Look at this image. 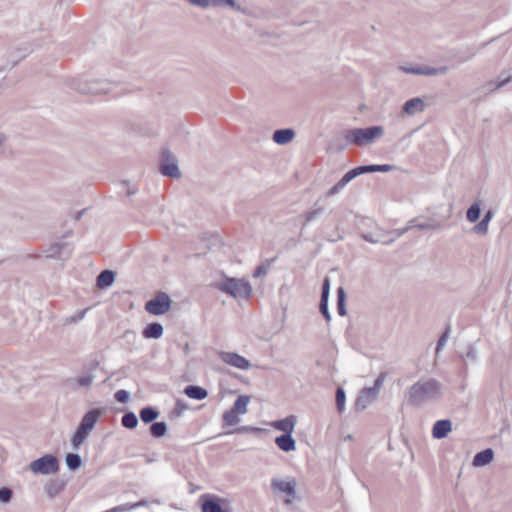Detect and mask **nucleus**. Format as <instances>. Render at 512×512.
<instances>
[{
    "mask_svg": "<svg viewBox=\"0 0 512 512\" xmlns=\"http://www.w3.org/2000/svg\"><path fill=\"white\" fill-rule=\"evenodd\" d=\"M386 373L381 372L379 376L376 378L374 385L372 387H367V392L372 394L373 392L378 396V393L383 385V382L385 380Z\"/></svg>",
    "mask_w": 512,
    "mask_h": 512,
    "instance_id": "a19ab883",
    "label": "nucleus"
},
{
    "mask_svg": "<svg viewBox=\"0 0 512 512\" xmlns=\"http://www.w3.org/2000/svg\"><path fill=\"white\" fill-rule=\"evenodd\" d=\"M510 82H512V74L507 77H502V75H500L497 82L489 81L486 84V87L490 92H493V91H496L497 89L504 87L505 85L509 84Z\"/></svg>",
    "mask_w": 512,
    "mask_h": 512,
    "instance_id": "f704fd0d",
    "label": "nucleus"
},
{
    "mask_svg": "<svg viewBox=\"0 0 512 512\" xmlns=\"http://www.w3.org/2000/svg\"><path fill=\"white\" fill-rule=\"evenodd\" d=\"M159 172L168 178L178 179L181 177V172L178 166L177 157L170 151L169 148H163L158 164Z\"/></svg>",
    "mask_w": 512,
    "mask_h": 512,
    "instance_id": "39448f33",
    "label": "nucleus"
},
{
    "mask_svg": "<svg viewBox=\"0 0 512 512\" xmlns=\"http://www.w3.org/2000/svg\"><path fill=\"white\" fill-rule=\"evenodd\" d=\"M185 409H187V406L181 400H177L175 407L171 412V417L181 416Z\"/></svg>",
    "mask_w": 512,
    "mask_h": 512,
    "instance_id": "603ef678",
    "label": "nucleus"
},
{
    "mask_svg": "<svg viewBox=\"0 0 512 512\" xmlns=\"http://www.w3.org/2000/svg\"><path fill=\"white\" fill-rule=\"evenodd\" d=\"M493 217V211L491 209L487 210L483 216V220H486L487 224L491 221Z\"/></svg>",
    "mask_w": 512,
    "mask_h": 512,
    "instance_id": "0e129e2a",
    "label": "nucleus"
},
{
    "mask_svg": "<svg viewBox=\"0 0 512 512\" xmlns=\"http://www.w3.org/2000/svg\"><path fill=\"white\" fill-rule=\"evenodd\" d=\"M465 357L470 359L471 361H475L476 360V352H475V349H474L472 344L468 345Z\"/></svg>",
    "mask_w": 512,
    "mask_h": 512,
    "instance_id": "680f3d73",
    "label": "nucleus"
},
{
    "mask_svg": "<svg viewBox=\"0 0 512 512\" xmlns=\"http://www.w3.org/2000/svg\"><path fill=\"white\" fill-rule=\"evenodd\" d=\"M494 455L492 448L481 450L474 455L472 465L474 467H484L493 461Z\"/></svg>",
    "mask_w": 512,
    "mask_h": 512,
    "instance_id": "6ab92c4d",
    "label": "nucleus"
},
{
    "mask_svg": "<svg viewBox=\"0 0 512 512\" xmlns=\"http://www.w3.org/2000/svg\"><path fill=\"white\" fill-rule=\"evenodd\" d=\"M139 420L133 411H126L121 418V425L126 428L133 430L138 426Z\"/></svg>",
    "mask_w": 512,
    "mask_h": 512,
    "instance_id": "c756f323",
    "label": "nucleus"
},
{
    "mask_svg": "<svg viewBox=\"0 0 512 512\" xmlns=\"http://www.w3.org/2000/svg\"><path fill=\"white\" fill-rule=\"evenodd\" d=\"M481 203L480 201H475L466 211V219L470 223H475L479 220L481 216Z\"/></svg>",
    "mask_w": 512,
    "mask_h": 512,
    "instance_id": "2f4dec72",
    "label": "nucleus"
},
{
    "mask_svg": "<svg viewBox=\"0 0 512 512\" xmlns=\"http://www.w3.org/2000/svg\"><path fill=\"white\" fill-rule=\"evenodd\" d=\"M297 423V417L295 415H289L285 418L272 421L271 427L276 430L282 431V434H286V431L292 434L294 432Z\"/></svg>",
    "mask_w": 512,
    "mask_h": 512,
    "instance_id": "2eb2a0df",
    "label": "nucleus"
},
{
    "mask_svg": "<svg viewBox=\"0 0 512 512\" xmlns=\"http://www.w3.org/2000/svg\"><path fill=\"white\" fill-rule=\"evenodd\" d=\"M275 444L283 452H291L296 450V441L292 434L286 431V434H281L275 438Z\"/></svg>",
    "mask_w": 512,
    "mask_h": 512,
    "instance_id": "a211bd4d",
    "label": "nucleus"
},
{
    "mask_svg": "<svg viewBox=\"0 0 512 512\" xmlns=\"http://www.w3.org/2000/svg\"><path fill=\"white\" fill-rule=\"evenodd\" d=\"M330 295V279L329 277H325L322 282V288H321V296L320 298H327L329 299Z\"/></svg>",
    "mask_w": 512,
    "mask_h": 512,
    "instance_id": "3c124183",
    "label": "nucleus"
},
{
    "mask_svg": "<svg viewBox=\"0 0 512 512\" xmlns=\"http://www.w3.org/2000/svg\"><path fill=\"white\" fill-rule=\"evenodd\" d=\"M345 186L342 184V182L339 180L337 183H335L326 193L328 197L334 196L337 193H339Z\"/></svg>",
    "mask_w": 512,
    "mask_h": 512,
    "instance_id": "13d9d810",
    "label": "nucleus"
},
{
    "mask_svg": "<svg viewBox=\"0 0 512 512\" xmlns=\"http://www.w3.org/2000/svg\"><path fill=\"white\" fill-rule=\"evenodd\" d=\"M146 504H147V501L141 500V501H139L137 503H134V504H126V505H124L122 507H119L118 509L119 510H129V509H132V508H135V507H138V506H144Z\"/></svg>",
    "mask_w": 512,
    "mask_h": 512,
    "instance_id": "e2e57ef3",
    "label": "nucleus"
},
{
    "mask_svg": "<svg viewBox=\"0 0 512 512\" xmlns=\"http://www.w3.org/2000/svg\"><path fill=\"white\" fill-rule=\"evenodd\" d=\"M212 287L235 299L248 300L252 297V286L245 279L224 276L221 281L212 284Z\"/></svg>",
    "mask_w": 512,
    "mask_h": 512,
    "instance_id": "7ed1b4c3",
    "label": "nucleus"
},
{
    "mask_svg": "<svg viewBox=\"0 0 512 512\" xmlns=\"http://www.w3.org/2000/svg\"><path fill=\"white\" fill-rule=\"evenodd\" d=\"M30 470L35 474L49 475L59 471L60 464L58 458L53 454H45L29 465Z\"/></svg>",
    "mask_w": 512,
    "mask_h": 512,
    "instance_id": "423d86ee",
    "label": "nucleus"
},
{
    "mask_svg": "<svg viewBox=\"0 0 512 512\" xmlns=\"http://www.w3.org/2000/svg\"><path fill=\"white\" fill-rule=\"evenodd\" d=\"M164 333L163 325L160 322L148 323L142 330L145 339H159Z\"/></svg>",
    "mask_w": 512,
    "mask_h": 512,
    "instance_id": "412c9836",
    "label": "nucleus"
},
{
    "mask_svg": "<svg viewBox=\"0 0 512 512\" xmlns=\"http://www.w3.org/2000/svg\"><path fill=\"white\" fill-rule=\"evenodd\" d=\"M425 109V103L422 98L414 97L405 101L402 106V112L407 115H414Z\"/></svg>",
    "mask_w": 512,
    "mask_h": 512,
    "instance_id": "f3484780",
    "label": "nucleus"
},
{
    "mask_svg": "<svg viewBox=\"0 0 512 512\" xmlns=\"http://www.w3.org/2000/svg\"><path fill=\"white\" fill-rule=\"evenodd\" d=\"M295 134L292 128L277 129L273 132L272 139L278 145H286L294 139Z\"/></svg>",
    "mask_w": 512,
    "mask_h": 512,
    "instance_id": "aec40b11",
    "label": "nucleus"
},
{
    "mask_svg": "<svg viewBox=\"0 0 512 512\" xmlns=\"http://www.w3.org/2000/svg\"><path fill=\"white\" fill-rule=\"evenodd\" d=\"M416 221V219H413L410 221V225L402 228V229H395L393 231H391V234H394L395 236L393 237L394 240L396 238H399L401 237L402 235H404L405 233H407L410 229H412V223H414Z\"/></svg>",
    "mask_w": 512,
    "mask_h": 512,
    "instance_id": "4d7b16f0",
    "label": "nucleus"
},
{
    "mask_svg": "<svg viewBox=\"0 0 512 512\" xmlns=\"http://www.w3.org/2000/svg\"><path fill=\"white\" fill-rule=\"evenodd\" d=\"M89 433L81 430V428L77 427V429L74 431L72 437H71V444L73 449H78L83 442L88 437Z\"/></svg>",
    "mask_w": 512,
    "mask_h": 512,
    "instance_id": "72a5a7b5",
    "label": "nucleus"
},
{
    "mask_svg": "<svg viewBox=\"0 0 512 512\" xmlns=\"http://www.w3.org/2000/svg\"><path fill=\"white\" fill-rule=\"evenodd\" d=\"M168 430L167 423L165 421H154L149 426V432L154 438H162L166 435Z\"/></svg>",
    "mask_w": 512,
    "mask_h": 512,
    "instance_id": "bb28decb",
    "label": "nucleus"
},
{
    "mask_svg": "<svg viewBox=\"0 0 512 512\" xmlns=\"http://www.w3.org/2000/svg\"><path fill=\"white\" fill-rule=\"evenodd\" d=\"M377 398V395L373 392L372 394L367 392V387L363 388L355 401V408L358 411H363L367 408L369 404H371L375 399Z\"/></svg>",
    "mask_w": 512,
    "mask_h": 512,
    "instance_id": "4be33fe9",
    "label": "nucleus"
},
{
    "mask_svg": "<svg viewBox=\"0 0 512 512\" xmlns=\"http://www.w3.org/2000/svg\"><path fill=\"white\" fill-rule=\"evenodd\" d=\"M488 225L486 220L481 219L473 228L472 231L480 234L485 235L488 232Z\"/></svg>",
    "mask_w": 512,
    "mask_h": 512,
    "instance_id": "8fccbe9b",
    "label": "nucleus"
},
{
    "mask_svg": "<svg viewBox=\"0 0 512 512\" xmlns=\"http://www.w3.org/2000/svg\"><path fill=\"white\" fill-rule=\"evenodd\" d=\"M358 173H357V169L356 167L350 169L349 171H347L343 176L342 178L340 179V181L342 182V184L344 186H346L349 182H351L352 180H354L356 177H358Z\"/></svg>",
    "mask_w": 512,
    "mask_h": 512,
    "instance_id": "49530a36",
    "label": "nucleus"
},
{
    "mask_svg": "<svg viewBox=\"0 0 512 512\" xmlns=\"http://www.w3.org/2000/svg\"><path fill=\"white\" fill-rule=\"evenodd\" d=\"M346 393L342 387H337L335 392L336 409L339 413L345 410Z\"/></svg>",
    "mask_w": 512,
    "mask_h": 512,
    "instance_id": "e433bc0d",
    "label": "nucleus"
},
{
    "mask_svg": "<svg viewBox=\"0 0 512 512\" xmlns=\"http://www.w3.org/2000/svg\"><path fill=\"white\" fill-rule=\"evenodd\" d=\"M271 487L277 488L279 491L285 493L288 496H293L296 491V483L295 481H285V480H277L272 479Z\"/></svg>",
    "mask_w": 512,
    "mask_h": 512,
    "instance_id": "b1692460",
    "label": "nucleus"
},
{
    "mask_svg": "<svg viewBox=\"0 0 512 512\" xmlns=\"http://www.w3.org/2000/svg\"><path fill=\"white\" fill-rule=\"evenodd\" d=\"M219 357L226 364L241 370H248L252 367L248 359L235 352L222 351L219 353Z\"/></svg>",
    "mask_w": 512,
    "mask_h": 512,
    "instance_id": "9d476101",
    "label": "nucleus"
},
{
    "mask_svg": "<svg viewBox=\"0 0 512 512\" xmlns=\"http://www.w3.org/2000/svg\"><path fill=\"white\" fill-rule=\"evenodd\" d=\"M86 210H87V209L85 208V209H82V210H80V211L76 212V213H75V215H74V217H73V218H74V220H75V221H79V220L83 217V215L85 214Z\"/></svg>",
    "mask_w": 512,
    "mask_h": 512,
    "instance_id": "69168bd1",
    "label": "nucleus"
},
{
    "mask_svg": "<svg viewBox=\"0 0 512 512\" xmlns=\"http://www.w3.org/2000/svg\"><path fill=\"white\" fill-rule=\"evenodd\" d=\"M5 141V136L3 133L0 132V147L2 146V144L4 143Z\"/></svg>",
    "mask_w": 512,
    "mask_h": 512,
    "instance_id": "774afa93",
    "label": "nucleus"
},
{
    "mask_svg": "<svg viewBox=\"0 0 512 512\" xmlns=\"http://www.w3.org/2000/svg\"><path fill=\"white\" fill-rule=\"evenodd\" d=\"M13 497V491L8 487H0V503L7 504Z\"/></svg>",
    "mask_w": 512,
    "mask_h": 512,
    "instance_id": "c03bdc74",
    "label": "nucleus"
},
{
    "mask_svg": "<svg viewBox=\"0 0 512 512\" xmlns=\"http://www.w3.org/2000/svg\"><path fill=\"white\" fill-rule=\"evenodd\" d=\"M268 430L264 428L254 427V426H239L237 428H234L233 430L229 431L228 434L233 433H253L255 435H260L262 433H267Z\"/></svg>",
    "mask_w": 512,
    "mask_h": 512,
    "instance_id": "c9c22d12",
    "label": "nucleus"
},
{
    "mask_svg": "<svg viewBox=\"0 0 512 512\" xmlns=\"http://www.w3.org/2000/svg\"><path fill=\"white\" fill-rule=\"evenodd\" d=\"M68 86L81 94L102 95L108 94L111 91L112 83L108 80L94 79L83 80L80 78H73L67 82Z\"/></svg>",
    "mask_w": 512,
    "mask_h": 512,
    "instance_id": "20e7f679",
    "label": "nucleus"
},
{
    "mask_svg": "<svg viewBox=\"0 0 512 512\" xmlns=\"http://www.w3.org/2000/svg\"><path fill=\"white\" fill-rule=\"evenodd\" d=\"M399 70L406 74H414V75H425V76H435V75H444L449 71L448 66H440V67H430L426 65H417V66H399Z\"/></svg>",
    "mask_w": 512,
    "mask_h": 512,
    "instance_id": "1a4fd4ad",
    "label": "nucleus"
},
{
    "mask_svg": "<svg viewBox=\"0 0 512 512\" xmlns=\"http://www.w3.org/2000/svg\"><path fill=\"white\" fill-rule=\"evenodd\" d=\"M238 413L234 410L230 409L223 413L222 415V425L223 427L233 426L240 422V418L238 417Z\"/></svg>",
    "mask_w": 512,
    "mask_h": 512,
    "instance_id": "473e14b6",
    "label": "nucleus"
},
{
    "mask_svg": "<svg viewBox=\"0 0 512 512\" xmlns=\"http://www.w3.org/2000/svg\"><path fill=\"white\" fill-rule=\"evenodd\" d=\"M328 302H329V299H327V298H320L319 312L324 317L326 322L329 323L331 321V314L329 312Z\"/></svg>",
    "mask_w": 512,
    "mask_h": 512,
    "instance_id": "ea45409f",
    "label": "nucleus"
},
{
    "mask_svg": "<svg viewBox=\"0 0 512 512\" xmlns=\"http://www.w3.org/2000/svg\"><path fill=\"white\" fill-rule=\"evenodd\" d=\"M88 309L89 308H85L83 310L78 311L75 315L67 317L65 319V324L77 323L78 321L82 320L85 317Z\"/></svg>",
    "mask_w": 512,
    "mask_h": 512,
    "instance_id": "de8ad7c7",
    "label": "nucleus"
},
{
    "mask_svg": "<svg viewBox=\"0 0 512 512\" xmlns=\"http://www.w3.org/2000/svg\"><path fill=\"white\" fill-rule=\"evenodd\" d=\"M361 237L365 241H367L369 243H373V244H375V243H382L384 245H390V244H392L394 242V238H389L387 240H381L379 238H374L372 234H362Z\"/></svg>",
    "mask_w": 512,
    "mask_h": 512,
    "instance_id": "37998d69",
    "label": "nucleus"
},
{
    "mask_svg": "<svg viewBox=\"0 0 512 512\" xmlns=\"http://www.w3.org/2000/svg\"><path fill=\"white\" fill-rule=\"evenodd\" d=\"M384 128L380 125L365 128H352L345 131L344 139L346 144L339 149L343 150L347 144L355 146H366L384 135Z\"/></svg>",
    "mask_w": 512,
    "mask_h": 512,
    "instance_id": "f03ea898",
    "label": "nucleus"
},
{
    "mask_svg": "<svg viewBox=\"0 0 512 512\" xmlns=\"http://www.w3.org/2000/svg\"><path fill=\"white\" fill-rule=\"evenodd\" d=\"M67 246V243H56L50 248L51 257H61V250Z\"/></svg>",
    "mask_w": 512,
    "mask_h": 512,
    "instance_id": "864d4df0",
    "label": "nucleus"
},
{
    "mask_svg": "<svg viewBox=\"0 0 512 512\" xmlns=\"http://www.w3.org/2000/svg\"><path fill=\"white\" fill-rule=\"evenodd\" d=\"M103 414V409L101 408H92L88 410L82 417L78 427L81 428V430L90 432L94 429L97 421Z\"/></svg>",
    "mask_w": 512,
    "mask_h": 512,
    "instance_id": "9b49d317",
    "label": "nucleus"
},
{
    "mask_svg": "<svg viewBox=\"0 0 512 512\" xmlns=\"http://www.w3.org/2000/svg\"><path fill=\"white\" fill-rule=\"evenodd\" d=\"M172 300L166 292H157L145 303V310L155 316L164 315L171 308Z\"/></svg>",
    "mask_w": 512,
    "mask_h": 512,
    "instance_id": "6e6552de",
    "label": "nucleus"
},
{
    "mask_svg": "<svg viewBox=\"0 0 512 512\" xmlns=\"http://www.w3.org/2000/svg\"><path fill=\"white\" fill-rule=\"evenodd\" d=\"M440 384L430 378L427 381L414 383L405 394L407 403L411 406H421L424 403L436 399L440 394Z\"/></svg>",
    "mask_w": 512,
    "mask_h": 512,
    "instance_id": "f257e3e1",
    "label": "nucleus"
},
{
    "mask_svg": "<svg viewBox=\"0 0 512 512\" xmlns=\"http://www.w3.org/2000/svg\"><path fill=\"white\" fill-rule=\"evenodd\" d=\"M356 169L359 176L367 173H374L373 164L360 165L357 166Z\"/></svg>",
    "mask_w": 512,
    "mask_h": 512,
    "instance_id": "052dcab7",
    "label": "nucleus"
},
{
    "mask_svg": "<svg viewBox=\"0 0 512 512\" xmlns=\"http://www.w3.org/2000/svg\"><path fill=\"white\" fill-rule=\"evenodd\" d=\"M116 273L113 270L105 269L96 278V286L99 289L110 287L115 281Z\"/></svg>",
    "mask_w": 512,
    "mask_h": 512,
    "instance_id": "5701e85b",
    "label": "nucleus"
},
{
    "mask_svg": "<svg viewBox=\"0 0 512 512\" xmlns=\"http://www.w3.org/2000/svg\"><path fill=\"white\" fill-rule=\"evenodd\" d=\"M160 412L156 407L145 406L140 409L139 416L143 423L151 424L159 417Z\"/></svg>",
    "mask_w": 512,
    "mask_h": 512,
    "instance_id": "393cba45",
    "label": "nucleus"
},
{
    "mask_svg": "<svg viewBox=\"0 0 512 512\" xmlns=\"http://www.w3.org/2000/svg\"><path fill=\"white\" fill-rule=\"evenodd\" d=\"M323 208L322 207H319V208H316L312 211H308L304 214V217H305V221L303 223V227L310 221L316 219L317 217H319L322 212H323Z\"/></svg>",
    "mask_w": 512,
    "mask_h": 512,
    "instance_id": "a18cd8bd",
    "label": "nucleus"
},
{
    "mask_svg": "<svg viewBox=\"0 0 512 512\" xmlns=\"http://www.w3.org/2000/svg\"><path fill=\"white\" fill-rule=\"evenodd\" d=\"M190 4L201 7V8H207V7H229L234 10H239L240 7L237 5L235 0H186Z\"/></svg>",
    "mask_w": 512,
    "mask_h": 512,
    "instance_id": "f8f14e48",
    "label": "nucleus"
},
{
    "mask_svg": "<svg viewBox=\"0 0 512 512\" xmlns=\"http://www.w3.org/2000/svg\"><path fill=\"white\" fill-rule=\"evenodd\" d=\"M337 312L340 316H346L347 315V309H346V299L347 294L344 289V287L340 286L337 288Z\"/></svg>",
    "mask_w": 512,
    "mask_h": 512,
    "instance_id": "cd10ccee",
    "label": "nucleus"
},
{
    "mask_svg": "<svg viewBox=\"0 0 512 512\" xmlns=\"http://www.w3.org/2000/svg\"><path fill=\"white\" fill-rule=\"evenodd\" d=\"M198 502L202 512H232L229 502L214 494H203Z\"/></svg>",
    "mask_w": 512,
    "mask_h": 512,
    "instance_id": "0eeeda50",
    "label": "nucleus"
},
{
    "mask_svg": "<svg viewBox=\"0 0 512 512\" xmlns=\"http://www.w3.org/2000/svg\"><path fill=\"white\" fill-rule=\"evenodd\" d=\"M65 462L70 471L78 470L83 464L82 458L78 453H67Z\"/></svg>",
    "mask_w": 512,
    "mask_h": 512,
    "instance_id": "7c9ffc66",
    "label": "nucleus"
},
{
    "mask_svg": "<svg viewBox=\"0 0 512 512\" xmlns=\"http://www.w3.org/2000/svg\"><path fill=\"white\" fill-rule=\"evenodd\" d=\"M66 484H67V480L57 477L55 479L49 480L45 484L44 490H45L46 494L48 495V497L52 499V498L56 497L57 495H59L65 489Z\"/></svg>",
    "mask_w": 512,
    "mask_h": 512,
    "instance_id": "dca6fc26",
    "label": "nucleus"
},
{
    "mask_svg": "<svg viewBox=\"0 0 512 512\" xmlns=\"http://www.w3.org/2000/svg\"><path fill=\"white\" fill-rule=\"evenodd\" d=\"M99 362L96 360L91 361L88 365L84 366L85 374L83 376L78 377L75 381L77 385L81 388H89L93 380L95 378L93 372L98 369Z\"/></svg>",
    "mask_w": 512,
    "mask_h": 512,
    "instance_id": "ddd939ff",
    "label": "nucleus"
},
{
    "mask_svg": "<svg viewBox=\"0 0 512 512\" xmlns=\"http://www.w3.org/2000/svg\"><path fill=\"white\" fill-rule=\"evenodd\" d=\"M451 431L452 421L450 419L437 420L432 427V436L437 440L444 439Z\"/></svg>",
    "mask_w": 512,
    "mask_h": 512,
    "instance_id": "4468645a",
    "label": "nucleus"
},
{
    "mask_svg": "<svg viewBox=\"0 0 512 512\" xmlns=\"http://www.w3.org/2000/svg\"><path fill=\"white\" fill-rule=\"evenodd\" d=\"M130 398V392L124 389L118 390L114 394V399L119 403H127Z\"/></svg>",
    "mask_w": 512,
    "mask_h": 512,
    "instance_id": "09e8293b",
    "label": "nucleus"
},
{
    "mask_svg": "<svg viewBox=\"0 0 512 512\" xmlns=\"http://www.w3.org/2000/svg\"><path fill=\"white\" fill-rule=\"evenodd\" d=\"M443 227V225L440 222L431 221V222H424V223H412V228H416L418 230H439Z\"/></svg>",
    "mask_w": 512,
    "mask_h": 512,
    "instance_id": "4c0bfd02",
    "label": "nucleus"
},
{
    "mask_svg": "<svg viewBox=\"0 0 512 512\" xmlns=\"http://www.w3.org/2000/svg\"><path fill=\"white\" fill-rule=\"evenodd\" d=\"M273 261L274 259H267L264 263L258 265L253 272V277L266 276L268 274L269 267Z\"/></svg>",
    "mask_w": 512,
    "mask_h": 512,
    "instance_id": "58836bf2",
    "label": "nucleus"
},
{
    "mask_svg": "<svg viewBox=\"0 0 512 512\" xmlns=\"http://www.w3.org/2000/svg\"><path fill=\"white\" fill-rule=\"evenodd\" d=\"M121 185L125 189V194L129 197L135 195L138 192V189L135 186H129V181H123Z\"/></svg>",
    "mask_w": 512,
    "mask_h": 512,
    "instance_id": "bf43d9fd",
    "label": "nucleus"
},
{
    "mask_svg": "<svg viewBox=\"0 0 512 512\" xmlns=\"http://www.w3.org/2000/svg\"><path fill=\"white\" fill-rule=\"evenodd\" d=\"M136 337H137V334L135 331L133 330H126L123 335H122V338L127 342V344L129 345H132L134 344L135 340H136Z\"/></svg>",
    "mask_w": 512,
    "mask_h": 512,
    "instance_id": "6e6d98bb",
    "label": "nucleus"
},
{
    "mask_svg": "<svg viewBox=\"0 0 512 512\" xmlns=\"http://www.w3.org/2000/svg\"><path fill=\"white\" fill-rule=\"evenodd\" d=\"M472 56H473V54H470V55H468V56H466V57H463V58L459 59V61H458V62H459V63L466 62V61H468L469 59H471V58H472Z\"/></svg>",
    "mask_w": 512,
    "mask_h": 512,
    "instance_id": "338daca9",
    "label": "nucleus"
},
{
    "mask_svg": "<svg viewBox=\"0 0 512 512\" xmlns=\"http://www.w3.org/2000/svg\"><path fill=\"white\" fill-rule=\"evenodd\" d=\"M373 169H374V173L375 172L386 173V172L395 170L396 167L394 165H390V164H373Z\"/></svg>",
    "mask_w": 512,
    "mask_h": 512,
    "instance_id": "5fc2aeb1",
    "label": "nucleus"
},
{
    "mask_svg": "<svg viewBox=\"0 0 512 512\" xmlns=\"http://www.w3.org/2000/svg\"><path fill=\"white\" fill-rule=\"evenodd\" d=\"M251 397L249 395H239L233 403L232 410L242 415L247 412V405L250 402Z\"/></svg>",
    "mask_w": 512,
    "mask_h": 512,
    "instance_id": "c85d7f7f",
    "label": "nucleus"
},
{
    "mask_svg": "<svg viewBox=\"0 0 512 512\" xmlns=\"http://www.w3.org/2000/svg\"><path fill=\"white\" fill-rule=\"evenodd\" d=\"M184 393L187 397L195 400H203L208 396V391L198 385H187L184 389Z\"/></svg>",
    "mask_w": 512,
    "mask_h": 512,
    "instance_id": "a878e982",
    "label": "nucleus"
},
{
    "mask_svg": "<svg viewBox=\"0 0 512 512\" xmlns=\"http://www.w3.org/2000/svg\"><path fill=\"white\" fill-rule=\"evenodd\" d=\"M449 336H450V325L447 324L445 330L441 334V336L436 344V348H435L436 354H438L440 352V350L443 348V346L446 343V341L448 340Z\"/></svg>",
    "mask_w": 512,
    "mask_h": 512,
    "instance_id": "79ce46f5",
    "label": "nucleus"
}]
</instances>
